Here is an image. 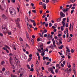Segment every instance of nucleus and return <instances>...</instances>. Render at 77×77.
<instances>
[{
	"label": "nucleus",
	"instance_id": "e2e57ef3",
	"mask_svg": "<svg viewBox=\"0 0 77 77\" xmlns=\"http://www.w3.org/2000/svg\"><path fill=\"white\" fill-rule=\"evenodd\" d=\"M65 37H66L65 35L64 34L63 35V38H65Z\"/></svg>",
	"mask_w": 77,
	"mask_h": 77
},
{
	"label": "nucleus",
	"instance_id": "1a4fd4ad",
	"mask_svg": "<svg viewBox=\"0 0 77 77\" xmlns=\"http://www.w3.org/2000/svg\"><path fill=\"white\" fill-rule=\"evenodd\" d=\"M42 6H43V8L45 9H46V4H43L42 5Z\"/></svg>",
	"mask_w": 77,
	"mask_h": 77
},
{
	"label": "nucleus",
	"instance_id": "f704fd0d",
	"mask_svg": "<svg viewBox=\"0 0 77 77\" xmlns=\"http://www.w3.org/2000/svg\"><path fill=\"white\" fill-rule=\"evenodd\" d=\"M52 41L53 42V44H54V43H55V41H54V38L52 39Z\"/></svg>",
	"mask_w": 77,
	"mask_h": 77
},
{
	"label": "nucleus",
	"instance_id": "49530a36",
	"mask_svg": "<svg viewBox=\"0 0 77 77\" xmlns=\"http://www.w3.org/2000/svg\"><path fill=\"white\" fill-rule=\"evenodd\" d=\"M50 1L49 0H46V3H48Z\"/></svg>",
	"mask_w": 77,
	"mask_h": 77
},
{
	"label": "nucleus",
	"instance_id": "a211bd4d",
	"mask_svg": "<svg viewBox=\"0 0 77 77\" xmlns=\"http://www.w3.org/2000/svg\"><path fill=\"white\" fill-rule=\"evenodd\" d=\"M0 9L2 11H4V9L3 8V7H2L1 5H0Z\"/></svg>",
	"mask_w": 77,
	"mask_h": 77
},
{
	"label": "nucleus",
	"instance_id": "39448f33",
	"mask_svg": "<svg viewBox=\"0 0 77 77\" xmlns=\"http://www.w3.org/2000/svg\"><path fill=\"white\" fill-rule=\"evenodd\" d=\"M60 15L61 16V18L62 17V18H63V17H65V14H64L62 12H60Z\"/></svg>",
	"mask_w": 77,
	"mask_h": 77
},
{
	"label": "nucleus",
	"instance_id": "423d86ee",
	"mask_svg": "<svg viewBox=\"0 0 77 77\" xmlns=\"http://www.w3.org/2000/svg\"><path fill=\"white\" fill-rule=\"evenodd\" d=\"M9 72L8 71H6L5 73V75H9Z\"/></svg>",
	"mask_w": 77,
	"mask_h": 77
},
{
	"label": "nucleus",
	"instance_id": "ea45409f",
	"mask_svg": "<svg viewBox=\"0 0 77 77\" xmlns=\"http://www.w3.org/2000/svg\"><path fill=\"white\" fill-rule=\"evenodd\" d=\"M44 33H46L47 32V29H45L43 31Z\"/></svg>",
	"mask_w": 77,
	"mask_h": 77
},
{
	"label": "nucleus",
	"instance_id": "e433bc0d",
	"mask_svg": "<svg viewBox=\"0 0 77 77\" xmlns=\"http://www.w3.org/2000/svg\"><path fill=\"white\" fill-rule=\"evenodd\" d=\"M16 23L17 24V26L20 29V26L19 24H18V23H17V22H16Z\"/></svg>",
	"mask_w": 77,
	"mask_h": 77
},
{
	"label": "nucleus",
	"instance_id": "f3484780",
	"mask_svg": "<svg viewBox=\"0 0 77 77\" xmlns=\"http://www.w3.org/2000/svg\"><path fill=\"white\" fill-rule=\"evenodd\" d=\"M72 38L71 37H69L67 41L68 42H70L71 41V40Z\"/></svg>",
	"mask_w": 77,
	"mask_h": 77
},
{
	"label": "nucleus",
	"instance_id": "6e6d98bb",
	"mask_svg": "<svg viewBox=\"0 0 77 77\" xmlns=\"http://www.w3.org/2000/svg\"><path fill=\"white\" fill-rule=\"evenodd\" d=\"M43 59L44 60H45V59H46V57H43Z\"/></svg>",
	"mask_w": 77,
	"mask_h": 77
},
{
	"label": "nucleus",
	"instance_id": "de8ad7c7",
	"mask_svg": "<svg viewBox=\"0 0 77 77\" xmlns=\"http://www.w3.org/2000/svg\"><path fill=\"white\" fill-rule=\"evenodd\" d=\"M33 25L34 26H35L36 25V23H35V22H34V23H33Z\"/></svg>",
	"mask_w": 77,
	"mask_h": 77
},
{
	"label": "nucleus",
	"instance_id": "c03bdc74",
	"mask_svg": "<svg viewBox=\"0 0 77 77\" xmlns=\"http://www.w3.org/2000/svg\"><path fill=\"white\" fill-rule=\"evenodd\" d=\"M71 53H73L74 52V50L73 49H71Z\"/></svg>",
	"mask_w": 77,
	"mask_h": 77
},
{
	"label": "nucleus",
	"instance_id": "3c124183",
	"mask_svg": "<svg viewBox=\"0 0 77 77\" xmlns=\"http://www.w3.org/2000/svg\"><path fill=\"white\" fill-rule=\"evenodd\" d=\"M51 72L53 74H54V72L53 71V69H52V70L51 71Z\"/></svg>",
	"mask_w": 77,
	"mask_h": 77
},
{
	"label": "nucleus",
	"instance_id": "bb28decb",
	"mask_svg": "<svg viewBox=\"0 0 77 77\" xmlns=\"http://www.w3.org/2000/svg\"><path fill=\"white\" fill-rule=\"evenodd\" d=\"M73 69L74 72L75 71V66H73Z\"/></svg>",
	"mask_w": 77,
	"mask_h": 77
},
{
	"label": "nucleus",
	"instance_id": "473e14b6",
	"mask_svg": "<svg viewBox=\"0 0 77 77\" xmlns=\"http://www.w3.org/2000/svg\"><path fill=\"white\" fill-rule=\"evenodd\" d=\"M29 57L32 58V54H30L29 55Z\"/></svg>",
	"mask_w": 77,
	"mask_h": 77
},
{
	"label": "nucleus",
	"instance_id": "5701e85b",
	"mask_svg": "<svg viewBox=\"0 0 77 77\" xmlns=\"http://www.w3.org/2000/svg\"><path fill=\"white\" fill-rule=\"evenodd\" d=\"M49 48H51V49H52L53 50L54 49V48H53V46L52 45H51V46H50Z\"/></svg>",
	"mask_w": 77,
	"mask_h": 77
},
{
	"label": "nucleus",
	"instance_id": "8fccbe9b",
	"mask_svg": "<svg viewBox=\"0 0 77 77\" xmlns=\"http://www.w3.org/2000/svg\"><path fill=\"white\" fill-rule=\"evenodd\" d=\"M65 20H66V18H64L62 22H65Z\"/></svg>",
	"mask_w": 77,
	"mask_h": 77
},
{
	"label": "nucleus",
	"instance_id": "f257e3e1",
	"mask_svg": "<svg viewBox=\"0 0 77 77\" xmlns=\"http://www.w3.org/2000/svg\"><path fill=\"white\" fill-rule=\"evenodd\" d=\"M72 6V5L71 4L69 5V8H67L66 9L65 8H63L62 9V11H63V12L64 13H65L66 12H68L69 11V8H71V7Z\"/></svg>",
	"mask_w": 77,
	"mask_h": 77
},
{
	"label": "nucleus",
	"instance_id": "4be33fe9",
	"mask_svg": "<svg viewBox=\"0 0 77 77\" xmlns=\"http://www.w3.org/2000/svg\"><path fill=\"white\" fill-rule=\"evenodd\" d=\"M61 21V17H60L57 19V21L59 22V21Z\"/></svg>",
	"mask_w": 77,
	"mask_h": 77
},
{
	"label": "nucleus",
	"instance_id": "09e8293b",
	"mask_svg": "<svg viewBox=\"0 0 77 77\" xmlns=\"http://www.w3.org/2000/svg\"><path fill=\"white\" fill-rule=\"evenodd\" d=\"M74 10H72V11H71V14H72V13H73V12H74Z\"/></svg>",
	"mask_w": 77,
	"mask_h": 77
},
{
	"label": "nucleus",
	"instance_id": "338daca9",
	"mask_svg": "<svg viewBox=\"0 0 77 77\" xmlns=\"http://www.w3.org/2000/svg\"><path fill=\"white\" fill-rule=\"evenodd\" d=\"M30 71H33V68H32L30 70Z\"/></svg>",
	"mask_w": 77,
	"mask_h": 77
},
{
	"label": "nucleus",
	"instance_id": "393cba45",
	"mask_svg": "<svg viewBox=\"0 0 77 77\" xmlns=\"http://www.w3.org/2000/svg\"><path fill=\"white\" fill-rule=\"evenodd\" d=\"M58 71H59V69H57L55 70V72L56 73H57L58 72Z\"/></svg>",
	"mask_w": 77,
	"mask_h": 77
},
{
	"label": "nucleus",
	"instance_id": "2f4dec72",
	"mask_svg": "<svg viewBox=\"0 0 77 77\" xmlns=\"http://www.w3.org/2000/svg\"><path fill=\"white\" fill-rule=\"evenodd\" d=\"M54 44L52 46H53V47H56V45L55 44V43H54V44Z\"/></svg>",
	"mask_w": 77,
	"mask_h": 77
},
{
	"label": "nucleus",
	"instance_id": "aec40b11",
	"mask_svg": "<svg viewBox=\"0 0 77 77\" xmlns=\"http://www.w3.org/2000/svg\"><path fill=\"white\" fill-rule=\"evenodd\" d=\"M20 19H19V18H18L17 19V21H16V23H17V22L19 23L20 22Z\"/></svg>",
	"mask_w": 77,
	"mask_h": 77
},
{
	"label": "nucleus",
	"instance_id": "dca6fc26",
	"mask_svg": "<svg viewBox=\"0 0 77 77\" xmlns=\"http://www.w3.org/2000/svg\"><path fill=\"white\" fill-rule=\"evenodd\" d=\"M22 70H23V69L22 68H21L19 70V71H18V73H20Z\"/></svg>",
	"mask_w": 77,
	"mask_h": 77
},
{
	"label": "nucleus",
	"instance_id": "f8f14e48",
	"mask_svg": "<svg viewBox=\"0 0 77 77\" xmlns=\"http://www.w3.org/2000/svg\"><path fill=\"white\" fill-rule=\"evenodd\" d=\"M12 60H13V59L12 57H10L9 58L10 62H12Z\"/></svg>",
	"mask_w": 77,
	"mask_h": 77
},
{
	"label": "nucleus",
	"instance_id": "c756f323",
	"mask_svg": "<svg viewBox=\"0 0 77 77\" xmlns=\"http://www.w3.org/2000/svg\"><path fill=\"white\" fill-rule=\"evenodd\" d=\"M59 66H60V64H56V68H57V67H59Z\"/></svg>",
	"mask_w": 77,
	"mask_h": 77
},
{
	"label": "nucleus",
	"instance_id": "79ce46f5",
	"mask_svg": "<svg viewBox=\"0 0 77 77\" xmlns=\"http://www.w3.org/2000/svg\"><path fill=\"white\" fill-rule=\"evenodd\" d=\"M19 39L20 41H23V40L21 38V37H20Z\"/></svg>",
	"mask_w": 77,
	"mask_h": 77
},
{
	"label": "nucleus",
	"instance_id": "774afa93",
	"mask_svg": "<svg viewBox=\"0 0 77 77\" xmlns=\"http://www.w3.org/2000/svg\"><path fill=\"white\" fill-rule=\"evenodd\" d=\"M11 77H15V75H14L12 74H11Z\"/></svg>",
	"mask_w": 77,
	"mask_h": 77
},
{
	"label": "nucleus",
	"instance_id": "ddd939ff",
	"mask_svg": "<svg viewBox=\"0 0 77 77\" xmlns=\"http://www.w3.org/2000/svg\"><path fill=\"white\" fill-rule=\"evenodd\" d=\"M5 63V61H2L1 62V64L2 65H4Z\"/></svg>",
	"mask_w": 77,
	"mask_h": 77
},
{
	"label": "nucleus",
	"instance_id": "6ab92c4d",
	"mask_svg": "<svg viewBox=\"0 0 77 77\" xmlns=\"http://www.w3.org/2000/svg\"><path fill=\"white\" fill-rule=\"evenodd\" d=\"M39 65V62L38 60H37L36 62V65L37 66H38V65Z\"/></svg>",
	"mask_w": 77,
	"mask_h": 77
},
{
	"label": "nucleus",
	"instance_id": "69168bd1",
	"mask_svg": "<svg viewBox=\"0 0 77 77\" xmlns=\"http://www.w3.org/2000/svg\"><path fill=\"white\" fill-rule=\"evenodd\" d=\"M49 63H50V62H48L47 63H46V65H49Z\"/></svg>",
	"mask_w": 77,
	"mask_h": 77
},
{
	"label": "nucleus",
	"instance_id": "cd10ccee",
	"mask_svg": "<svg viewBox=\"0 0 77 77\" xmlns=\"http://www.w3.org/2000/svg\"><path fill=\"white\" fill-rule=\"evenodd\" d=\"M69 29L70 31H71V23H70V27L69 28Z\"/></svg>",
	"mask_w": 77,
	"mask_h": 77
},
{
	"label": "nucleus",
	"instance_id": "37998d69",
	"mask_svg": "<svg viewBox=\"0 0 77 77\" xmlns=\"http://www.w3.org/2000/svg\"><path fill=\"white\" fill-rule=\"evenodd\" d=\"M52 26V24H51V23H49V27H51Z\"/></svg>",
	"mask_w": 77,
	"mask_h": 77
},
{
	"label": "nucleus",
	"instance_id": "58836bf2",
	"mask_svg": "<svg viewBox=\"0 0 77 77\" xmlns=\"http://www.w3.org/2000/svg\"><path fill=\"white\" fill-rule=\"evenodd\" d=\"M32 58H29L28 60V62H29V61H30L31 60V59H32Z\"/></svg>",
	"mask_w": 77,
	"mask_h": 77
},
{
	"label": "nucleus",
	"instance_id": "c9c22d12",
	"mask_svg": "<svg viewBox=\"0 0 77 77\" xmlns=\"http://www.w3.org/2000/svg\"><path fill=\"white\" fill-rule=\"evenodd\" d=\"M27 67L28 68V69H30V66H29V65H26Z\"/></svg>",
	"mask_w": 77,
	"mask_h": 77
},
{
	"label": "nucleus",
	"instance_id": "864d4df0",
	"mask_svg": "<svg viewBox=\"0 0 77 77\" xmlns=\"http://www.w3.org/2000/svg\"><path fill=\"white\" fill-rule=\"evenodd\" d=\"M23 73H21L20 74V77H22V76H23Z\"/></svg>",
	"mask_w": 77,
	"mask_h": 77
},
{
	"label": "nucleus",
	"instance_id": "b1692460",
	"mask_svg": "<svg viewBox=\"0 0 77 77\" xmlns=\"http://www.w3.org/2000/svg\"><path fill=\"white\" fill-rule=\"evenodd\" d=\"M65 72H69V70H68V68H66V70H65Z\"/></svg>",
	"mask_w": 77,
	"mask_h": 77
},
{
	"label": "nucleus",
	"instance_id": "4468645a",
	"mask_svg": "<svg viewBox=\"0 0 77 77\" xmlns=\"http://www.w3.org/2000/svg\"><path fill=\"white\" fill-rule=\"evenodd\" d=\"M52 69H53L52 67H51L49 68H48V71H52Z\"/></svg>",
	"mask_w": 77,
	"mask_h": 77
},
{
	"label": "nucleus",
	"instance_id": "9d476101",
	"mask_svg": "<svg viewBox=\"0 0 77 77\" xmlns=\"http://www.w3.org/2000/svg\"><path fill=\"white\" fill-rule=\"evenodd\" d=\"M28 31L29 33H30L31 32H32V31H31V29L29 27H28Z\"/></svg>",
	"mask_w": 77,
	"mask_h": 77
},
{
	"label": "nucleus",
	"instance_id": "7ed1b4c3",
	"mask_svg": "<svg viewBox=\"0 0 77 77\" xmlns=\"http://www.w3.org/2000/svg\"><path fill=\"white\" fill-rule=\"evenodd\" d=\"M10 13L11 15H13V16H15L16 15V11L15 10H12L11 11V10H10Z\"/></svg>",
	"mask_w": 77,
	"mask_h": 77
},
{
	"label": "nucleus",
	"instance_id": "680f3d73",
	"mask_svg": "<svg viewBox=\"0 0 77 77\" xmlns=\"http://www.w3.org/2000/svg\"><path fill=\"white\" fill-rule=\"evenodd\" d=\"M43 44H41L40 46V48H41V47H43Z\"/></svg>",
	"mask_w": 77,
	"mask_h": 77
},
{
	"label": "nucleus",
	"instance_id": "9b49d317",
	"mask_svg": "<svg viewBox=\"0 0 77 77\" xmlns=\"http://www.w3.org/2000/svg\"><path fill=\"white\" fill-rule=\"evenodd\" d=\"M10 63L11 64V65L13 66V67L14 66V65L13 64V63H14V61H11V62H10Z\"/></svg>",
	"mask_w": 77,
	"mask_h": 77
},
{
	"label": "nucleus",
	"instance_id": "412c9836",
	"mask_svg": "<svg viewBox=\"0 0 77 77\" xmlns=\"http://www.w3.org/2000/svg\"><path fill=\"white\" fill-rule=\"evenodd\" d=\"M62 48H63V45H61L60 47L59 48V49H62Z\"/></svg>",
	"mask_w": 77,
	"mask_h": 77
},
{
	"label": "nucleus",
	"instance_id": "2eb2a0df",
	"mask_svg": "<svg viewBox=\"0 0 77 77\" xmlns=\"http://www.w3.org/2000/svg\"><path fill=\"white\" fill-rule=\"evenodd\" d=\"M62 24L63 25V27L65 26V22H62Z\"/></svg>",
	"mask_w": 77,
	"mask_h": 77
},
{
	"label": "nucleus",
	"instance_id": "13d9d810",
	"mask_svg": "<svg viewBox=\"0 0 77 77\" xmlns=\"http://www.w3.org/2000/svg\"><path fill=\"white\" fill-rule=\"evenodd\" d=\"M2 49L3 50H7V49L6 48H5V47H4L2 48Z\"/></svg>",
	"mask_w": 77,
	"mask_h": 77
},
{
	"label": "nucleus",
	"instance_id": "a878e982",
	"mask_svg": "<svg viewBox=\"0 0 77 77\" xmlns=\"http://www.w3.org/2000/svg\"><path fill=\"white\" fill-rule=\"evenodd\" d=\"M41 55L42 56H44L45 55V53H44V52H43L41 54Z\"/></svg>",
	"mask_w": 77,
	"mask_h": 77
},
{
	"label": "nucleus",
	"instance_id": "4d7b16f0",
	"mask_svg": "<svg viewBox=\"0 0 77 77\" xmlns=\"http://www.w3.org/2000/svg\"><path fill=\"white\" fill-rule=\"evenodd\" d=\"M61 28L62 31H63V26H61Z\"/></svg>",
	"mask_w": 77,
	"mask_h": 77
},
{
	"label": "nucleus",
	"instance_id": "603ef678",
	"mask_svg": "<svg viewBox=\"0 0 77 77\" xmlns=\"http://www.w3.org/2000/svg\"><path fill=\"white\" fill-rule=\"evenodd\" d=\"M45 26L46 27H47L48 26V23H46L45 24Z\"/></svg>",
	"mask_w": 77,
	"mask_h": 77
},
{
	"label": "nucleus",
	"instance_id": "5fc2aeb1",
	"mask_svg": "<svg viewBox=\"0 0 77 77\" xmlns=\"http://www.w3.org/2000/svg\"><path fill=\"white\" fill-rule=\"evenodd\" d=\"M59 43H60L61 45L62 44V42L61 40H60L59 41Z\"/></svg>",
	"mask_w": 77,
	"mask_h": 77
},
{
	"label": "nucleus",
	"instance_id": "7c9ffc66",
	"mask_svg": "<svg viewBox=\"0 0 77 77\" xmlns=\"http://www.w3.org/2000/svg\"><path fill=\"white\" fill-rule=\"evenodd\" d=\"M5 47H6V48H7L8 49H10V48H9V47H8V45H5Z\"/></svg>",
	"mask_w": 77,
	"mask_h": 77
},
{
	"label": "nucleus",
	"instance_id": "bf43d9fd",
	"mask_svg": "<svg viewBox=\"0 0 77 77\" xmlns=\"http://www.w3.org/2000/svg\"><path fill=\"white\" fill-rule=\"evenodd\" d=\"M37 76H39V71L37 72Z\"/></svg>",
	"mask_w": 77,
	"mask_h": 77
},
{
	"label": "nucleus",
	"instance_id": "20e7f679",
	"mask_svg": "<svg viewBox=\"0 0 77 77\" xmlns=\"http://www.w3.org/2000/svg\"><path fill=\"white\" fill-rule=\"evenodd\" d=\"M7 30V29H6V27H2V32L4 33V35H6Z\"/></svg>",
	"mask_w": 77,
	"mask_h": 77
},
{
	"label": "nucleus",
	"instance_id": "a19ab883",
	"mask_svg": "<svg viewBox=\"0 0 77 77\" xmlns=\"http://www.w3.org/2000/svg\"><path fill=\"white\" fill-rule=\"evenodd\" d=\"M60 66L62 67H63V68L64 67V65H63V64H62V63H61V64Z\"/></svg>",
	"mask_w": 77,
	"mask_h": 77
},
{
	"label": "nucleus",
	"instance_id": "0e129e2a",
	"mask_svg": "<svg viewBox=\"0 0 77 77\" xmlns=\"http://www.w3.org/2000/svg\"><path fill=\"white\" fill-rule=\"evenodd\" d=\"M48 36L47 34H45L44 35V37H47Z\"/></svg>",
	"mask_w": 77,
	"mask_h": 77
},
{
	"label": "nucleus",
	"instance_id": "4c0bfd02",
	"mask_svg": "<svg viewBox=\"0 0 77 77\" xmlns=\"http://www.w3.org/2000/svg\"><path fill=\"white\" fill-rule=\"evenodd\" d=\"M31 41L32 42V44H34V42H33V39L32 38L31 39Z\"/></svg>",
	"mask_w": 77,
	"mask_h": 77
},
{
	"label": "nucleus",
	"instance_id": "a18cd8bd",
	"mask_svg": "<svg viewBox=\"0 0 77 77\" xmlns=\"http://www.w3.org/2000/svg\"><path fill=\"white\" fill-rule=\"evenodd\" d=\"M58 53L60 54V56H62V55H63V54H62V53H61L60 52H58Z\"/></svg>",
	"mask_w": 77,
	"mask_h": 77
},
{
	"label": "nucleus",
	"instance_id": "72a5a7b5",
	"mask_svg": "<svg viewBox=\"0 0 77 77\" xmlns=\"http://www.w3.org/2000/svg\"><path fill=\"white\" fill-rule=\"evenodd\" d=\"M32 11L33 13H36V10H33Z\"/></svg>",
	"mask_w": 77,
	"mask_h": 77
},
{
	"label": "nucleus",
	"instance_id": "052dcab7",
	"mask_svg": "<svg viewBox=\"0 0 77 77\" xmlns=\"http://www.w3.org/2000/svg\"><path fill=\"white\" fill-rule=\"evenodd\" d=\"M49 12L50 11L48 10H47L46 11V13L47 14H48Z\"/></svg>",
	"mask_w": 77,
	"mask_h": 77
},
{
	"label": "nucleus",
	"instance_id": "c85d7f7f",
	"mask_svg": "<svg viewBox=\"0 0 77 77\" xmlns=\"http://www.w3.org/2000/svg\"><path fill=\"white\" fill-rule=\"evenodd\" d=\"M30 20L31 22H32V23H33L35 22V20H32L31 19H30Z\"/></svg>",
	"mask_w": 77,
	"mask_h": 77
},
{
	"label": "nucleus",
	"instance_id": "6e6552de",
	"mask_svg": "<svg viewBox=\"0 0 77 77\" xmlns=\"http://www.w3.org/2000/svg\"><path fill=\"white\" fill-rule=\"evenodd\" d=\"M66 31H67V35H66V36H67V38H68L69 35V34H68V29L67 28H66Z\"/></svg>",
	"mask_w": 77,
	"mask_h": 77
},
{
	"label": "nucleus",
	"instance_id": "0eeeda50",
	"mask_svg": "<svg viewBox=\"0 0 77 77\" xmlns=\"http://www.w3.org/2000/svg\"><path fill=\"white\" fill-rule=\"evenodd\" d=\"M75 2V0H70L69 2V3H74Z\"/></svg>",
	"mask_w": 77,
	"mask_h": 77
},
{
	"label": "nucleus",
	"instance_id": "f03ea898",
	"mask_svg": "<svg viewBox=\"0 0 77 77\" xmlns=\"http://www.w3.org/2000/svg\"><path fill=\"white\" fill-rule=\"evenodd\" d=\"M14 60L17 63V65L19 66H21L20 65V62L19 60L17 58V57H15Z\"/></svg>",
	"mask_w": 77,
	"mask_h": 77
}]
</instances>
